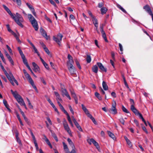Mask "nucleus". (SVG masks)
Instances as JSON below:
<instances>
[{"label":"nucleus","instance_id":"obj_17","mask_svg":"<svg viewBox=\"0 0 153 153\" xmlns=\"http://www.w3.org/2000/svg\"><path fill=\"white\" fill-rule=\"evenodd\" d=\"M81 106L82 110L84 111L85 114L87 115V116L88 117L91 114L89 113L88 110L87 109V108L83 104H82Z\"/></svg>","mask_w":153,"mask_h":153},{"label":"nucleus","instance_id":"obj_29","mask_svg":"<svg viewBox=\"0 0 153 153\" xmlns=\"http://www.w3.org/2000/svg\"><path fill=\"white\" fill-rule=\"evenodd\" d=\"M18 50L19 52V53L21 56V57H23L24 56H25V55L23 54V52L22 51V50L19 47H18Z\"/></svg>","mask_w":153,"mask_h":153},{"label":"nucleus","instance_id":"obj_33","mask_svg":"<svg viewBox=\"0 0 153 153\" xmlns=\"http://www.w3.org/2000/svg\"><path fill=\"white\" fill-rule=\"evenodd\" d=\"M86 61L88 63H89L91 61V56L88 55H87Z\"/></svg>","mask_w":153,"mask_h":153},{"label":"nucleus","instance_id":"obj_16","mask_svg":"<svg viewBox=\"0 0 153 153\" xmlns=\"http://www.w3.org/2000/svg\"><path fill=\"white\" fill-rule=\"evenodd\" d=\"M97 64L98 66L100 69L102 71H104L105 72H107L106 68H104L102 64L100 62H97Z\"/></svg>","mask_w":153,"mask_h":153},{"label":"nucleus","instance_id":"obj_41","mask_svg":"<svg viewBox=\"0 0 153 153\" xmlns=\"http://www.w3.org/2000/svg\"><path fill=\"white\" fill-rule=\"evenodd\" d=\"M141 125H142V127L143 130L146 133V134H148V132L146 127L143 125V124H141Z\"/></svg>","mask_w":153,"mask_h":153},{"label":"nucleus","instance_id":"obj_12","mask_svg":"<svg viewBox=\"0 0 153 153\" xmlns=\"http://www.w3.org/2000/svg\"><path fill=\"white\" fill-rule=\"evenodd\" d=\"M4 54H5L6 56L7 57V58L8 59L11 65L13 66L14 65V62L12 59L11 57V56H10L9 54L5 50H4Z\"/></svg>","mask_w":153,"mask_h":153},{"label":"nucleus","instance_id":"obj_3","mask_svg":"<svg viewBox=\"0 0 153 153\" xmlns=\"http://www.w3.org/2000/svg\"><path fill=\"white\" fill-rule=\"evenodd\" d=\"M10 91L14 97L20 105H21L25 102L22 97L18 94L16 91H13L12 90Z\"/></svg>","mask_w":153,"mask_h":153},{"label":"nucleus","instance_id":"obj_26","mask_svg":"<svg viewBox=\"0 0 153 153\" xmlns=\"http://www.w3.org/2000/svg\"><path fill=\"white\" fill-rule=\"evenodd\" d=\"M102 87L105 90H107L108 89V86L105 82L103 81L102 83Z\"/></svg>","mask_w":153,"mask_h":153},{"label":"nucleus","instance_id":"obj_23","mask_svg":"<svg viewBox=\"0 0 153 153\" xmlns=\"http://www.w3.org/2000/svg\"><path fill=\"white\" fill-rule=\"evenodd\" d=\"M42 45L45 52L48 55H49L50 54V52L48 48L46 47L45 45L43 43L42 44Z\"/></svg>","mask_w":153,"mask_h":153},{"label":"nucleus","instance_id":"obj_1","mask_svg":"<svg viewBox=\"0 0 153 153\" xmlns=\"http://www.w3.org/2000/svg\"><path fill=\"white\" fill-rule=\"evenodd\" d=\"M27 16L30 22L35 30H38L39 27L36 20L31 14H28Z\"/></svg>","mask_w":153,"mask_h":153},{"label":"nucleus","instance_id":"obj_22","mask_svg":"<svg viewBox=\"0 0 153 153\" xmlns=\"http://www.w3.org/2000/svg\"><path fill=\"white\" fill-rule=\"evenodd\" d=\"M55 95L56 97V100L57 101H61L62 100L61 98L60 97V96L59 94L57 92L55 91L54 92Z\"/></svg>","mask_w":153,"mask_h":153},{"label":"nucleus","instance_id":"obj_59","mask_svg":"<svg viewBox=\"0 0 153 153\" xmlns=\"http://www.w3.org/2000/svg\"><path fill=\"white\" fill-rule=\"evenodd\" d=\"M111 57L113 60H115V54L113 52H111Z\"/></svg>","mask_w":153,"mask_h":153},{"label":"nucleus","instance_id":"obj_36","mask_svg":"<svg viewBox=\"0 0 153 153\" xmlns=\"http://www.w3.org/2000/svg\"><path fill=\"white\" fill-rule=\"evenodd\" d=\"M118 7L124 13H126V10L120 5H119L118 6Z\"/></svg>","mask_w":153,"mask_h":153},{"label":"nucleus","instance_id":"obj_47","mask_svg":"<svg viewBox=\"0 0 153 153\" xmlns=\"http://www.w3.org/2000/svg\"><path fill=\"white\" fill-rule=\"evenodd\" d=\"M6 26L8 31L11 33L13 31L10 29L9 25H7Z\"/></svg>","mask_w":153,"mask_h":153},{"label":"nucleus","instance_id":"obj_63","mask_svg":"<svg viewBox=\"0 0 153 153\" xmlns=\"http://www.w3.org/2000/svg\"><path fill=\"white\" fill-rule=\"evenodd\" d=\"M88 13L89 15L91 17L92 19L94 18V16L93 15L91 12L90 11H89L88 12Z\"/></svg>","mask_w":153,"mask_h":153},{"label":"nucleus","instance_id":"obj_8","mask_svg":"<svg viewBox=\"0 0 153 153\" xmlns=\"http://www.w3.org/2000/svg\"><path fill=\"white\" fill-rule=\"evenodd\" d=\"M67 66L71 74H75L76 70L72 64L68 63V65H67Z\"/></svg>","mask_w":153,"mask_h":153},{"label":"nucleus","instance_id":"obj_61","mask_svg":"<svg viewBox=\"0 0 153 153\" xmlns=\"http://www.w3.org/2000/svg\"><path fill=\"white\" fill-rule=\"evenodd\" d=\"M1 78L4 80L5 82H7V80L5 77L3 75H1Z\"/></svg>","mask_w":153,"mask_h":153},{"label":"nucleus","instance_id":"obj_48","mask_svg":"<svg viewBox=\"0 0 153 153\" xmlns=\"http://www.w3.org/2000/svg\"><path fill=\"white\" fill-rule=\"evenodd\" d=\"M75 62L76 63V65H77V66L79 68V69H81V66L78 61L77 60H76L75 61Z\"/></svg>","mask_w":153,"mask_h":153},{"label":"nucleus","instance_id":"obj_2","mask_svg":"<svg viewBox=\"0 0 153 153\" xmlns=\"http://www.w3.org/2000/svg\"><path fill=\"white\" fill-rule=\"evenodd\" d=\"M14 18H12L16 22L20 27L22 28L24 26L22 24V23L23 22L24 19L22 16L18 13H16V15L15 16L14 15Z\"/></svg>","mask_w":153,"mask_h":153},{"label":"nucleus","instance_id":"obj_20","mask_svg":"<svg viewBox=\"0 0 153 153\" xmlns=\"http://www.w3.org/2000/svg\"><path fill=\"white\" fill-rule=\"evenodd\" d=\"M62 144L63 145L64 149L65 152L67 153H69V149L67 145L64 142H63Z\"/></svg>","mask_w":153,"mask_h":153},{"label":"nucleus","instance_id":"obj_62","mask_svg":"<svg viewBox=\"0 0 153 153\" xmlns=\"http://www.w3.org/2000/svg\"><path fill=\"white\" fill-rule=\"evenodd\" d=\"M40 79L44 85L46 84V82L43 77H40Z\"/></svg>","mask_w":153,"mask_h":153},{"label":"nucleus","instance_id":"obj_42","mask_svg":"<svg viewBox=\"0 0 153 153\" xmlns=\"http://www.w3.org/2000/svg\"><path fill=\"white\" fill-rule=\"evenodd\" d=\"M103 26L104 25L103 24L100 25V28L101 33L104 32L103 30Z\"/></svg>","mask_w":153,"mask_h":153},{"label":"nucleus","instance_id":"obj_10","mask_svg":"<svg viewBox=\"0 0 153 153\" xmlns=\"http://www.w3.org/2000/svg\"><path fill=\"white\" fill-rule=\"evenodd\" d=\"M88 142L90 145H91V143H92L97 149H98L100 147L98 143L94 139L91 138L88 140Z\"/></svg>","mask_w":153,"mask_h":153},{"label":"nucleus","instance_id":"obj_37","mask_svg":"<svg viewBox=\"0 0 153 153\" xmlns=\"http://www.w3.org/2000/svg\"><path fill=\"white\" fill-rule=\"evenodd\" d=\"M119 47H120V53L121 54H122L123 53V46H122V45H121V44L119 43Z\"/></svg>","mask_w":153,"mask_h":153},{"label":"nucleus","instance_id":"obj_9","mask_svg":"<svg viewBox=\"0 0 153 153\" xmlns=\"http://www.w3.org/2000/svg\"><path fill=\"white\" fill-rule=\"evenodd\" d=\"M10 74L11 75V77L10 78V79H9L8 80H9L12 85L13 86L15 85V84L14 83V82L16 83L17 85H18V82L15 79L11 72H10Z\"/></svg>","mask_w":153,"mask_h":153},{"label":"nucleus","instance_id":"obj_40","mask_svg":"<svg viewBox=\"0 0 153 153\" xmlns=\"http://www.w3.org/2000/svg\"><path fill=\"white\" fill-rule=\"evenodd\" d=\"M122 109L124 112L126 113H129L128 111L123 105L122 106Z\"/></svg>","mask_w":153,"mask_h":153},{"label":"nucleus","instance_id":"obj_54","mask_svg":"<svg viewBox=\"0 0 153 153\" xmlns=\"http://www.w3.org/2000/svg\"><path fill=\"white\" fill-rule=\"evenodd\" d=\"M130 103L131 104V105H133V106H134V102L133 100L132 99H130Z\"/></svg>","mask_w":153,"mask_h":153},{"label":"nucleus","instance_id":"obj_6","mask_svg":"<svg viewBox=\"0 0 153 153\" xmlns=\"http://www.w3.org/2000/svg\"><path fill=\"white\" fill-rule=\"evenodd\" d=\"M63 37L62 35L60 33H59L56 37H53V40L55 41L59 46L61 45L60 42Z\"/></svg>","mask_w":153,"mask_h":153},{"label":"nucleus","instance_id":"obj_27","mask_svg":"<svg viewBox=\"0 0 153 153\" xmlns=\"http://www.w3.org/2000/svg\"><path fill=\"white\" fill-rule=\"evenodd\" d=\"M76 126V128L78 129V130L81 131H82L83 130L82 129V128L80 126L79 124L77 123V122L76 121L75 122V123H74Z\"/></svg>","mask_w":153,"mask_h":153},{"label":"nucleus","instance_id":"obj_30","mask_svg":"<svg viewBox=\"0 0 153 153\" xmlns=\"http://www.w3.org/2000/svg\"><path fill=\"white\" fill-rule=\"evenodd\" d=\"M101 13L102 14H103L106 13L107 11V9L106 8L103 7L101 9Z\"/></svg>","mask_w":153,"mask_h":153},{"label":"nucleus","instance_id":"obj_25","mask_svg":"<svg viewBox=\"0 0 153 153\" xmlns=\"http://www.w3.org/2000/svg\"><path fill=\"white\" fill-rule=\"evenodd\" d=\"M22 59L23 62L24 64L26 65V67L27 68L29 66L28 63H27V60L25 57V56L23 57H22Z\"/></svg>","mask_w":153,"mask_h":153},{"label":"nucleus","instance_id":"obj_19","mask_svg":"<svg viewBox=\"0 0 153 153\" xmlns=\"http://www.w3.org/2000/svg\"><path fill=\"white\" fill-rule=\"evenodd\" d=\"M131 109L136 115H137L139 113L138 110L135 108L134 106H133V105H131Z\"/></svg>","mask_w":153,"mask_h":153},{"label":"nucleus","instance_id":"obj_15","mask_svg":"<svg viewBox=\"0 0 153 153\" xmlns=\"http://www.w3.org/2000/svg\"><path fill=\"white\" fill-rule=\"evenodd\" d=\"M40 31L43 37H45L47 40L49 38V37L47 36L46 32L43 29H41Z\"/></svg>","mask_w":153,"mask_h":153},{"label":"nucleus","instance_id":"obj_34","mask_svg":"<svg viewBox=\"0 0 153 153\" xmlns=\"http://www.w3.org/2000/svg\"><path fill=\"white\" fill-rule=\"evenodd\" d=\"M88 117L90 118L91 120H92V121L94 124H96L97 122L96 121H95L94 118L93 117L91 114Z\"/></svg>","mask_w":153,"mask_h":153},{"label":"nucleus","instance_id":"obj_51","mask_svg":"<svg viewBox=\"0 0 153 153\" xmlns=\"http://www.w3.org/2000/svg\"><path fill=\"white\" fill-rule=\"evenodd\" d=\"M68 107L69 109L70 110V111L72 113L73 115L74 114V111L71 107V105H68Z\"/></svg>","mask_w":153,"mask_h":153},{"label":"nucleus","instance_id":"obj_60","mask_svg":"<svg viewBox=\"0 0 153 153\" xmlns=\"http://www.w3.org/2000/svg\"><path fill=\"white\" fill-rule=\"evenodd\" d=\"M127 144L129 145V146L130 147H131L132 146V144L131 143V142L130 141V140H129L128 141H126Z\"/></svg>","mask_w":153,"mask_h":153},{"label":"nucleus","instance_id":"obj_4","mask_svg":"<svg viewBox=\"0 0 153 153\" xmlns=\"http://www.w3.org/2000/svg\"><path fill=\"white\" fill-rule=\"evenodd\" d=\"M25 76L26 77V78L27 79L29 82L31 84V85H32L33 87L35 89L36 91L38 93V91L37 90V89L35 85L34 82L33 81V79H32L31 77L29 75V74L28 73H27V74H25Z\"/></svg>","mask_w":153,"mask_h":153},{"label":"nucleus","instance_id":"obj_49","mask_svg":"<svg viewBox=\"0 0 153 153\" xmlns=\"http://www.w3.org/2000/svg\"><path fill=\"white\" fill-rule=\"evenodd\" d=\"M70 92L71 95L74 97V98L75 97H77L74 91H71Z\"/></svg>","mask_w":153,"mask_h":153},{"label":"nucleus","instance_id":"obj_39","mask_svg":"<svg viewBox=\"0 0 153 153\" xmlns=\"http://www.w3.org/2000/svg\"><path fill=\"white\" fill-rule=\"evenodd\" d=\"M16 137L17 141L20 144H21V143L20 140L18 137V133H16Z\"/></svg>","mask_w":153,"mask_h":153},{"label":"nucleus","instance_id":"obj_28","mask_svg":"<svg viewBox=\"0 0 153 153\" xmlns=\"http://www.w3.org/2000/svg\"><path fill=\"white\" fill-rule=\"evenodd\" d=\"M98 68L97 65H95L92 68L93 71L95 73H97L98 72Z\"/></svg>","mask_w":153,"mask_h":153},{"label":"nucleus","instance_id":"obj_24","mask_svg":"<svg viewBox=\"0 0 153 153\" xmlns=\"http://www.w3.org/2000/svg\"><path fill=\"white\" fill-rule=\"evenodd\" d=\"M107 133L110 137L112 138L113 140L115 139V137L114 135L111 132L109 131H107Z\"/></svg>","mask_w":153,"mask_h":153},{"label":"nucleus","instance_id":"obj_31","mask_svg":"<svg viewBox=\"0 0 153 153\" xmlns=\"http://www.w3.org/2000/svg\"><path fill=\"white\" fill-rule=\"evenodd\" d=\"M102 34V37L106 42H108V41L107 39V37L106 36V34L105 32H103V33H101Z\"/></svg>","mask_w":153,"mask_h":153},{"label":"nucleus","instance_id":"obj_57","mask_svg":"<svg viewBox=\"0 0 153 153\" xmlns=\"http://www.w3.org/2000/svg\"><path fill=\"white\" fill-rule=\"evenodd\" d=\"M134 122L135 123V124H136V125L137 126V127L139 126V123H138V121L137 120L134 119Z\"/></svg>","mask_w":153,"mask_h":153},{"label":"nucleus","instance_id":"obj_55","mask_svg":"<svg viewBox=\"0 0 153 153\" xmlns=\"http://www.w3.org/2000/svg\"><path fill=\"white\" fill-rule=\"evenodd\" d=\"M51 3L55 7L56 6V5L55 2L53 0H49Z\"/></svg>","mask_w":153,"mask_h":153},{"label":"nucleus","instance_id":"obj_43","mask_svg":"<svg viewBox=\"0 0 153 153\" xmlns=\"http://www.w3.org/2000/svg\"><path fill=\"white\" fill-rule=\"evenodd\" d=\"M6 47L7 48L9 53L13 55V53L12 52V50L11 48L10 47L7 45H6Z\"/></svg>","mask_w":153,"mask_h":153},{"label":"nucleus","instance_id":"obj_14","mask_svg":"<svg viewBox=\"0 0 153 153\" xmlns=\"http://www.w3.org/2000/svg\"><path fill=\"white\" fill-rule=\"evenodd\" d=\"M27 5L28 6V7L31 10L33 14V15L35 16H36V13L35 12V10L34 8L30 4L28 3H26Z\"/></svg>","mask_w":153,"mask_h":153},{"label":"nucleus","instance_id":"obj_45","mask_svg":"<svg viewBox=\"0 0 153 153\" xmlns=\"http://www.w3.org/2000/svg\"><path fill=\"white\" fill-rule=\"evenodd\" d=\"M60 109L62 110V111L65 114L66 113H67V112L65 110L64 108L63 107L62 105L60 106H59Z\"/></svg>","mask_w":153,"mask_h":153},{"label":"nucleus","instance_id":"obj_50","mask_svg":"<svg viewBox=\"0 0 153 153\" xmlns=\"http://www.w3.org/2000/svg\"><path fill=\"white\" fill-rule=\"evenodd\" d=\"M45 97L46 98L47 100L49 103L50 105L53 103L51 101V100L50 99V98H49L47 96H45Z\"/></svg>","mask_w":153,"mask_h":153},{"label":"nucleus","instance_id":"obj_58","mask_svg":"<svg viewBox=\"0 0 153 153\" xmlns=\"http://www.w3.org/2000/svg\"><path fill=\"white\" fill-rule=\"evenodd\" d=\"M92 21L94 24L95 23H98L97 19L95 18L92 19Z\"/></svg>","mask_w":153,"mask_h":153},{"label":"nucleus","instance_id":"obj_64","mask_svg":"<svg viewBox=\"0 0 153 153\" xmlns=\"http://www.w3.org/2000/svg\"><path fill=\"white\" fill-rule=\"evenodd\" d=\"M70 153H76L75 148H72V149L70 152Z\"/></svg>","mask_w":153,"mask_h":153},{"label":"nucleus","instance_id":"obj_18","mask_svg":"<svg viewBox=\"0 0 153 153\" xmlns=\"http://www.w3.org/2000/svg\"><path fill=\"white\" fill-rule=\"evenodd\" d=\"M68 61L67 62V65H68V63L73 64L74 63L73 58L70 54H68Z\"/></svg>","mask_w":153,"mask_h":153},{"label":"nucleus","instance_id":"obj_21","mask_svg":"<svg viewBox=\"0 0 153 153\" xmlns=\"http://www.w3.org/2000/svg\"><path fill=\"white\" fill-rule=\"evenodd\" d=\"M67 141L68 142L69 144L71 147L72 148H75V146L73 142L70 138H68L67 139Z\"/></svg>","mask_w":153,"mask_h":153},{"label":"nucleus","instance_id":"obj_53","mask_svg":"<svg viewBox=\"0 0 153 153\" xmlns=\"http://www.w3.org/2000/svg\"><path fill=\"white\" fill-rule=\"evenodd\" d=\"M119 120L120 122L122 123L123 125L124 124L125 120L123 118H121L119 119Z\"/></svg>","mask_w":153,"mask_h":153},{"label":"nucleus","instance_id":"obj_35","mask_svg":"<svg viewBox=\"0 0 153 153\" xmlns=\"http://www.w3.org/2000/svg\"><path fill=\"white\" fill-rule=\"evenodd\" d=\"M45 141L46 142L47 144L50 146L51 148L52 149V146L48 139H46V140Z\"/></svg>","mask_w":153,"mask_h":153},{"label":"nucleus","instance_id":"obj_32","mask_svg":"<svg viewBox=\"0 0 153 153\" xmlns=\"http://www.w3.org/2000/svg\"><path fill=\"white\" fill-rule=\"evenodd\" d=\"M95 96L100 100H102V97L100 96V94L97 92H96L95 93Z\"/></svg>","mask_w":153,"mask_h":153},{"label":"nucleus","instance_id":"obj_13","mask_svg":"<svg viewBox=\"0 0 153 153\" xmlns=\"http://www.w3.org/2000/svg\"><path fill=\"white\" fill-rule=\"evenodd\" d=\"M2 6L5 10L7 12V13L10 15L11 17L12 18H14V15H13L12 13H11L10 10L7 7L6 5L4 4H3Z\"/></svg>","mask_w":153,"mask_h":153},{"label":"nucleus","instance_id":"obj_7","mask_svg":"<svg viewBox=\"0 0 153 153\" xmlns=\"http://www.w3.org/2000/svg\"><path fill=\"white\" fill-rule=\"evenodd\" d=\"M60 85L62 90V92L63 93V96H64V95H65V96H66L67 97H68L69 100H71V97H70V95H69L67 90L64 88V85H62V84H60Z\"/></svg>","mask_w":153,"mask_h":153},{"label":"nucleus","instance_id":"obj_46","mask_svg":"<svg viewBox=\"0 0 153 153\" xmlns=\"http://www.w3.org/2000/svg\"><path fill=\"white\" fill-rule=\"evenodd\" d=\"M67 116V119L68 120V121H69V123L72 122V121L71 120V118L69 115V114H68V112H67V113H66L65 114Z\"/></svg>","mask_w":153,"mask_h":153},{"label":"nucleus","instance_id":"obj_11","mask_svg":"<svg viewBox=\"0 0 153 153\" xmlns=\"http://www.w3.org/2000/svg\"><path fill=\"white\" fill-rule=\"evenodd\" d=\"M116 103L114 102V104H112V107L110 109V112L113 114H116L117 113V109L116 108Z\"/></svg>","mask_w":153,"mask_h":153},{"label":"nucleus","instance_id":"obj_5","mask_svg":"<svg viewBox=\"0 0 153 153\" xmlns=\"http://www.w3.org/2000/svg\"><path fill=\"white\" fill-rule=\"evenodd\" d=\"M63 124L65 129L67 131L70 136H71L72 133L71 130L68 126L67 121L65 119L63 122Z\"/></svg>","mask_w":153,"mask_h":153},{"label":"nucleus","instance_id":"obj_38","mask_svg":"<svg viewBox=\"0 0 153 153\" xmlns=\"http://www.w3.org/2000/svg\"><path fill=\"white\" fill-rule=\"evenodd\" d=\"M39 67L37 65L36 66V67H34L33 69V71L34 72H36L39 71Z\"/></svg>","mask_w":153,"mask_h":153},{"label":"nucleus","instance_id":"obj_52","mask_svg":"<svg viewBox=\"0 0 153 153\" xmlns=\"http://www.w3.org/2000/svg\"><path fill=\"white\" fill-rule=\"evenodd\" d=\"M27 68L28 69L30 70V71L31 72V74H33V75L35 77H36V76L34 74L33 71H32L31 69L30 68V66H29L28 67H27Z\"/></svg>","mask_w":153,"mask_h":153},{"label":"nucleus","instance_id":"obj_56","mask_svg":"<svg viewBox=\"0 0 153 153\" xmlns=\"http://www.w3.org/2000/svg\"><path fill=\"white\" fill-rule=\"evenodd\" d=\"M16 1L17 4L20 6L21 4V0H16Z\"/></svg>","mask_w":153,"mask_h":153},{"label":"nucleus","instance_id":"obj_44","mask_svg":"<svg viewBox=\"0 0 153 153\" xmlns=\"http://www.w3.org/2000/svg\"><path fill=\"white\" fill-rule=\"evenodd\" d=\"M52 136L55 139V140L56 142L58 141V140L57 137L55 134H54V133L52 134Z\"/></svg>","mask_w":153,"mask_h":153}]
</instances>
